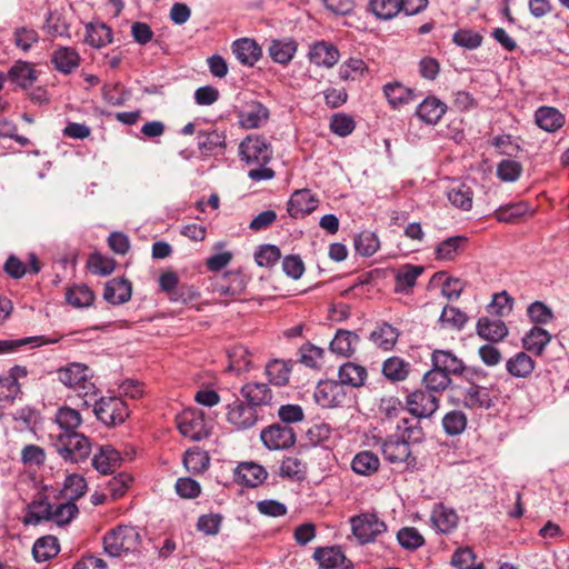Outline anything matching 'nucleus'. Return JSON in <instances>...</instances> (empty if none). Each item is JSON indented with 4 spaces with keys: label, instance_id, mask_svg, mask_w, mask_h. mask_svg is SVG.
Instances as JSON below:
<instances>
[{
    "label": "nucleus",
    "instance_id": "13",
    "mask_svg": "<svg viewBox=\"0 0 569 569\" xmlns=\"http://www.w3.org/2000/svg\"><path fill=\"white\" fill-rule=\"evenodd\" d=\"M381 452L390 463L405 462L410 457V447L399 435L389 436L386 439H378Z\"/></svg>",
    "mask_w": 569,
    "mask_h": 569
},
{
    "label": "nucleus",
    "instance_id": "40",
    "mask_svg": "<svg viewBox=\"0 0 569 569\" xmlns=\"http://www.w3.org/2000/svg\"><path fill=\"white\" fill-rule=\"evenodd\" d=\"M550 333L540 328L533 327L522 339L523 348L535 355H541L545 347L550 342Z\"/></svg>",
    "mask_w": 569,
    "mask_h": 569
},
{
    "label": "nucleus",
    "instance_id": "22",
    "mask_svg": "<svg viewBox=\"0 0 569 569\" xmlns=\"http://www.w3.org/2000/svg\"><path fill=\"white\" fill-rule=\"evenodd\" d=\"M121 455L111 446H102L92 458L93 468L102 475L112 473L121 463Z\"/></svg>",
    "mask_w": 569,
    "mask_h": 569
},
{
    "label": "nucleus",
    "instance_id": "63",
    "mask_svg": "<svg viewBox=\"0 0 569 569\" xmlns=\"http://www.w3.org/2000/svg\"><path fill=\"white\" fill-rule=\"evenodd\" d=\"M513 299L506 292L495 293L491 303L488 306V312L498 318L507 316L512 310Z\"/></svg>",
    "mask_w": 569,
    "mask_h": 569
},
{
    "label": "nucleus",
    "instance_id": "64",
    "mask_svg": "<svg viewBox=\"0 0 569 569\" xmlns=\"http://www.w3.org/2000/svg\"><path fill=\"white\" fill-rule=\"evenodd\" d=\"M442 426L448 435H460L467 426L466 415L461 411H450L443 417Z\"/></svg>",
    "mask_w": 569,
    "mask_h": 569
},
{
    "label": "nucleus",
    "instance_id": "26",
    "mask_svg": "<svg viewBox=\"0 0 569 569\" xmlns=\"http://www.w3.org/2000/svg\"><path fill=\"white\" fill-rule=\"evenodd\" d=\"M52 503L43 495H38L27 507L23 519L26 525H38L41 521L50 520Z\"/></svg>",
    "mask_w": 569,
    "mask_h": 569
},
{
    "label": "nucleus",
    "instance_id": "59",
    "mask_svg": "<svg viewBox=\"0 0 569 569\" xmlns=\"http://www.w3.org/2000/svg\"><path fill=\"white\" fill-rule=\"evenodd\" d=\"M496 172L501 181L515 182L522 173V166L516 160L503 159L498 163Z\"/></svg>",
    "mask_w": 569,
    "mask_h": 569
},
{
    "label": "nucleus",
    "instance_id": "3",
    "mask_svg": "<svg viewBox=\"0 0 569 569\" xmlns=\"http://www.w3.org/2000/svg\"><path fill=\"white\" fill-rule=\"evenodd\" d=\"M54 447L59 456L67 462L79 463L91 453L89 439L79 432H61L57 436Z\"/></svg>",
    "mask_w": 569,
    "mask_h": 569
},
{
    "label": "nucleus",
    "instance_id": "19",
    "mask_svg": "<svg viewBox=\"0 0 569 569\" xmlns=\"http://www.w3.org/2000/svg\"><path fill=\"white\" fill-rule=\"evenodd\" d=\"M321 569H351V562L339 547L318 548L313 553Z\"/></svg>",
    "mask_w": 569,
    "mask_h": 569
},
{
    "label": "nucleus",
    "instance_id": "17",
    "mask_svg": "<svg viewBox=\"0 0 569 569\" xmlns=\"http://www.w3.org/2000/svg\"><path fill=\"white\" fill-rule=\"evenodd\" d=\"M298 51V42L293 38L270 40L268 53L276 63L287 66L292 61Z\"/></svg>",
    "mask_w": 569,
    "mask_h": 569
},
{
    "label": "nucleus",
    "instance_id": "61",
    "mask_svg": "<svg viewBox=\"0 0 569 569\" xmlns=\"http://www.w3.org/2000/svg\"><path fill=\"white\" fill-rule=\"evenodd\" d=\"M452 41L459 47L473 50L481 46L482 36L471 29H459L453 33Z\"/></svg>",
    "mask_w": 569,
    "mask_h": 569
},
{
    "label": "nucleus",
    "instance_id": "9",
    "mask_svg": "<svg viewBox=\"0 0 569 569\" xmlns=\"http://www.w3.org/2000/svg\"><path fill=\"white\" fill-rule=\"evenodd\" d=\"M406 405L408 411L416 418H428L437 411L439 400L428 390H416L408 395Z\"/></svg>",
    "mask_w": 569,
    "mask_h": 569
},
{
    "label": "nucleus",
    "instance_id": "28",
    "mask_svg": "<svg viewBox=\"0 0 569 569\" xmlns=\"http://www.w3.org/2000/svg\"><path fill=\"white\" fill-rule=\"evenodd\" d=\"M422 272L423 267L421 266L403 264L398 268L396 271V292L409 293Z\"/></svg>",
    "mask_w": 569,
    "mask_h": 569
},
{
    "label": "nucleus",
    "instance_id": "5",
    "mask_svg": "<svg viewBox=\"0 0 569 569\" xmlns=\"http://www.w3.org/2000/svg\"><path fill=\"white\" fill-rule=\"evenodd\" d=\"M353 536L360 543H369L387 531L386 522L373 512H363L350 519Z\"/></svg>",
    "mask_w": 569,
    "mask_h": 569
},
{
    "label": "nucleus",
    "instance_id": "51",
    "mask_svg": "<svg viewBox=\"0 0 569 569\" xmlns=\"http://www.w3.org/2000/svg\"><path fill=\"white\" fill-rule=\"evenodd\" d=\"M112 33L110 28L106 24H89L87 26L86 41L93 48H102L110 43Z\"/></svg>",
    "mask_w": 569,
    "mask_h": 569
},
{
    "label": "nucleus",
    "instance_id": "50",
    "mask_svg": "<svg viewBox=\"0 0 569 569\" xmlns=\"http://www.w3.org/2000/svg\"><path fill=\"white\" fill-rule=\"evenodd\" d=\"M86 492L87 481L81 475L72 473L66 478L62 493L67 499L76 502V500L83 497Z\"/></svg>",
    "mask_w": 569,
    "mask_h": 569
},
{
    "label": "nucleus",
    "instance_id": "14",
    "mask_svg": "<svg viewBox=\"0 0 569 569\" xmlns=\"http://www.w3.org/2000/svg\"><path fill=\"white\" fill-rule=\"evenodd\" d=\"M318 206V200L308 189L295 191L289 201L287 211L290 217L298 219L311 213Z\"/></svg>",
    "mask_w": 569,
    "mask_h": 569
},
{
    "label": "nucleus",
    "instance_id": "39",
    "mask_svg": "<svg viewBox=\"0 0 569 569\" xmlns=\"http://www.w3.org/2000/svg\"><path fill=\"white\" fill-rule=\"evenodd\" d=\"M291 369L289 361L274 359L266 365V376L272 385L284 386L289 381Z\"/></svg>",
    "mask_w": 569,
    "mask_h": 569
},
{
    "label": "nucleus",
    "instance_id": "43",
    "mask_svg": "<svg viewBox=\"0 0 569 569\" xmlns=\"http://www.w3.org/2000/svg\"><path fill=\"white\" fill-rule=\"evenodd\" d=\"M379 458L371 451H361L355 456L351 462L352 470L362 476H370L379 469Z\"/></svg>",
    "mask_w": 569,
    "mask_h": 569
},
{
    "label": "nucleus",
    "instance_id": "46",
    "mask_svg": "<svg viewBox=\"0 0 569 569\" xmlns=\"http://www.w3.org/2000/svg\"><path fill=\"white\" fill-rule=\"evenodd\" d=\"M410 371V363L399 357H391L383 362L382 372L388 380L403 381Z\"/></svg>",
    "mask_w": 569,
    "mask_h": 569
},
{
    "label": "nucleus",
    "instance_id": "24",
    "mask_svg": "<svg viewBox=\"0 0 569 569\" xmlns=\"http://www.w3.org/2000/svg\"><path fill=\"white\" fill-rule=\"evenodd\" d=\"M234 478L241 485L257 487L267 478V471L254 462H242L236 468Z\"/></svg>",
    "mask_w": 569,
    "mask_h": 569
},
{
    "label": "nucleus",
    "instance_id": "54",
    "mask_svg": "<svg viewBox=\"0 0 569 569\" xmlns=\"http://www.w3.org/2000/svg\"><path fill=\"white\" fill-rule=\"evenodd\" d=\"M370 10L379 19L389 20L401 11L400 0H370Z\"/></svg>",
    "mask_w": 569,
    "mask_h": 569
},
{
    "label": "nucleus",
    "instance_id": "32",
    "mask_svg": "<svg viewBox=\"0 0 569 569\" xmlns=\"http://www.w3.org/2000/svg\"><path fill=\"white\" fill-rule=\"evenodd\" d=\"M51 62L54 68L63 73H70L78 68L80 62L79 53L69 47H59L51 54Z\"/></svg>",
    "mask_w": 569,
    "mask_h": 569
},
{
    "label": "nucleus",
    "instance_id": "48",
    "mask_svg": "<svg viewBox=\"0 0 569 569\" xmlns=\"http://www.w3.org/2000/svg\"><path fill=\"white\" fill-rule=\"evenodd\" d=\"M78 512L79 509L76 502L68 499L64 502H58L52 505L50 521H53L58 526H63L69 523L72 519H74Z\"/></svg>",
    "mask_w": 569,
    "mask_h": 569
},
{
    "label": "nucleus",
    "instance_id": "52",
    "mask_svg": "<svg viewBox=\"0 0 569 569\" xmlns=\"http://www.w3.org/2000/svg\"><path fill=\"white\" fill-rule=\"evenodd\" d=\"M468 317L460 309L453 306H446L439 318L442 328H451L460 330L467 323Z\"/></svg>",
    "mask_w": 569,
    "mask_h": 569
},
{
    "label": "nucleus",
    "instance_id": "37",
    "mask_svg": "<svg viewBox=\"0 0 569 569\" xmlns=\"http://www.w3.org/2000/svg\"><path fill=\"white\" fill-rule=\"evenodd\" d=\"M531 212L532 211L527 202L519 201L499 207L495 211V217L500 222L515 223L520 218Z\"/></svg>",
    "mask_w": 569,
    "mask_h": 569
},
{
    "label": "nucleus",
    "instance_id": "16",
    "mask_svg": "<svg viewBox=\"0 0 569 569\" xmlns=\"http://www.w3.org/2000/svg\"><path fill=\"white\" fill-rule=\"evenodd\" d=\"M360 338L355 331L339 329L330 342V351L339 357H352L359 346Z\"/></svg>",
    "mask_w": 569,
    "mask_h": 569
},
{
    "label": "nucleus",
    "instance_id": "29",
    "mask_svg": "<svg viewBox=\"0 0 569 569\" xmlns=\"http://www.w3.org/2000/svg\"><path fill=\"white\" fill-rule=\"evenodd\" d=\"M432 366L447 375H462L465 365L461 359L447 350H435L432 353Z\"/></svg>",
    "mask_w": 569,
    "mask_h": 569
},
{
    "label": "nucleus",
    "instance_id": "34",
    "mask_svg": "<svg viewBox=\"0 0 569 569\" xmlns=\"http://www.w3.org/2000/svg\"><path fill=\"white\" fill-rule=\"evenodd\" d=\"M339 383L351 387H360L365 383L367 378V370L365 367L355 362H346L339 368L338 372Z\"/></svg>",
    "mask_w": 569,
    "mask_h": 569
},
{
    "label": "nucleus",
    "instance_id": "42",
    "mask_svg": "<svg viewBox=\"0 0 569 569\" xmlns=\"http://www.w3.org/2000/svg\"><path fill=\"white\" fill-rule=\"evenodd\" d=\"M59 550L58 539L53 536H46L34 542L32 553L38 562H43L56 557Z\"/></svg>",
    "mask_w": 569,
    "mask_h": 569
},
{
    "label": "nucleus",
    "instance_id": "4",
    "mask_svg": "<svg viewBox=\"0 0 569 569\" xmlns=\"http://www.w3.org/2000/svg\"><path fill=\"white\" fill-rule=\"evenodd\" d=\"M92 377L93 371L81 362H70L57 370V378L63 386L84 396L96 393V386L91 382Z\"/></svg>",
    "mask_w": 569,
    "mask_h": 569
},
{
    "label": "nucleus",
    "instance_id": "62",
    "mask_svg": "<svg viewBox=\"0 0 569 569\" xmlns=\"http://www.w3.org/2000/svg\"><path fill=\"white\" fill-rule=\"evenodd\" d=\"M184 467L192 472H202L209 466V457L204 451L194 449L188 450L183 457Z\"/></svg>",
    "mask_w": 569,
    "mask_h": 569
},
{
    "label": "nucleus",
    "instance_id": "55",
    "mask_svg": "<svg viewBox=\"0 0 569 569\" xmlns=\"http://www.w3.org/2000/svg\"><path fill=\"white\" fill-rule=\"evenodd\" d=\"M307 465L298 456L286 457L280 465V476L300 480L305 477Z\"/></svg>",
    "mask_w": 569,
    "mask_h": 569
},
{
    "label": "nucleus",
    "instance_id": "27",
    "mask_svg": "<svg viewBox=\"0 0 569 569\" xmlns=\"http://www.w3.org/2000/svg\"><path fill=\"white\" fill-rule=\"evenodd\" d=\"M240 393L253 408L257 406H267L272 400L270 388L262 382L246 383L242 386Z\"/></svg>",
    "mask_w": 569,
    "mask_h": 569
},
{
    "label": "nucleus",
    "instance_id": "2",
    "mask_svg": "<svg viewBox=\"0 0 569 569\" xmlns=\"http://www.w3.org/2000/svg\"><path fill=\"white\" fill-rule=\"evenodd\" d=\"M141 537L136 527L119 526L103 538L106 552L111 557H124L139 552Z\"/></svg>",
    "mask_w": 569,
    "mask_h": 569
},
{
    "label": "nucleus",
    "instance_id": "25",
    "mask_svg": "<svg viewBox=\"0 0 569 569\" xmlns=\"http://www.w3.org/2000/svg\"><path fill=\"white\" fill-rule=\"evenodd\" d=\"M131 283L123 278H114L106 283L103 298L111 305H121L131 298Z\"/></svg>",
    "mask_w": 569,
    "mask_h": 569
},
{
    "label": "nucleus",
    "instance_id": "49",
    "mask_svg": "<svg viewBox=\"0 0 569 569\" xmlns=\"http://www.w3.org/2000/svg\"><path fill=\"white\" fill-rule=\"evenodd\" d=\"M300 362L311 369H320L323 365L325 349L312 343H305L299 348Z\"/></svg>",
    "mask_w": 569,
    "mask_h": 569
},
{
    "label": "nucleus",
    "instance_id": "8",
    "mask_svg": "<svg viewBox=\"0 0 569 569\" xmlns=\"http://www.w3.org/2000/svg\"><path fill=\"white\" fill-rule=\"evenodd\" d=\"M260 439L269 450H283L295 445L296 435L292 428L274 423L261 431Z\"/></svg>",
    "mask_w": 569,
    "mask_h": 569
},
{
    "label": "nucleus",
    "instance_id": "1",
    "mask_svg": "<svg viewBox=\"0 0 569 569\" xmlns=\"http://www.w3.org/2000/svg\"><path fill=\"white\" fill-rule=\"evenodd\" d=\"M239 153L247 166L252 167L248 176L254 181L269 180L274 172L267 167L272 157V150L266 140L259 136H248L239 146Z\"/></svg>",
    "mask_w": 569,
    "mask_h": 569
},
{
    "label": "nucleus",
    "instance_id": "44",
    "mask_svg": "<svg viewBox=\"0 0 569 569\" xmlns=\"http://www.w3.org/2000/svg\"><path fill=\"white\" fill-rule=\"evenodd\" d=\"M93 300L94 293L86 284H74L66 291V301L74 308L89 307Z\"/></svg>",
    "mask_w": 569,
    "mask_h": 569
},
{
    "label": "nucleus",
    "instance_id": "15",
    "mask_svg": "<svg viewBox=\"0 0 569 569\" xmlns=\"http://www.w3.org/2000/svg\"><path fill=\"white\" fill-rule=\"evenodd\" d=\"M477 333L483 340L500 342L508 336V327L500 318L481 317L477 321Z\"/></svg>",
    "mask_w": 569,
    "mask_h": 569
},
{
    "label": "nucleus",
    "instance_id": "56",
    "mask_svg": "<svg viewBox=\"0 0 569 569\" xmlns=\"http://www.w3.org/2000/svg\"><path fill=\"white\" fill-rule=\"evenodd\" d=\"M397 430L401 433L399 437L410 443H419L425 435L419 421L403 418L398 425Z\"/></svg>",
    "mask_w": 569,
    "mask_h": 569
},
{
    "label": "nucleus",
    "instance_id": "18",
    "mask_svg": "<svg viewBox=\"0 0 569 569\" xmlns=\"http://www.w3.org/2000/svg\"><path fill=\"white\" fill-rule=\"evenodd\" d=\"M231 48L237 60L243 66L252 67L262 57L261 47L250 38H241L233 41Z\"/></svg>",
    "mask_w": 569,
    "mask_h": 569
},
{
    "label": "nucleus",
    "instance_id": "36",
    "mask_svg": "<svg viewBox=\"0 0 569 569\" xmlns=\"http://www.w3.org/2000/svg\"><path fill=\"white\" fill-rule=\"evenodd\" d=\"M383 92L392 108L408 104L415 98L413 91L400 82H389L385 84Z\"/></svg>",
    "mask_w": 569,
    "mask_h": 569
},
{
    "label": "nucleus",
    "instance_id": "38",
    "mask_svg": "<svg viewBox=\"0 0 569 569\" xmlns=\"http://www.w3.org/2000/svg\"><path fill=\"white\" fill-rule=\"evenodd\" d=\"M506 369L513 377L527 378L535 369V361L526 352H518L507 360Z\"/></svg>",
    "mask_w": 569,
    "mask_h": 569
},
{
    "label": "nucleus",
    "instance_id": "53",
    "mask_svg": "<svg viewBox=\"0 0 569 569\" xmlns=\"http://www.w3.org/2000/svg\"><path fill=\"white\" fill-rule=\"evenodd\" d=\"M380 247L379 239L375 232L361 231L355 239L357 252L363 257L373 256Z\"/></svg>",
    "mask_w": 569,
    "mask_h": 569
},
{
    "label": "nucleus",
    "instance_id": "7",
    "mask_svg": "<svg viewBox=\"0 0 569 569\" xmlns=\"http://www.w3.org/2000/svg\"><path fill=\"white\" fill-rule=\"evenodd\" d=\"M178 428L184 437L199 441L209 435L204 415L196 409L184 410L178 418Z\"/></svg>",
    "mask_w": 569,
    "mask_h": 569
},
{
    "label": "nucleus",
    "instance_id": "21",
    "mask_svg": "<svg viewBox=\"0 0 569 569\" xmlns=\"http://www.w3.org/2000/svg\"><path fill=\"white\" fill-rule=\"evenodd\" d=\"M430 521L437 531L449 533L456 529L459 517L452 508L438 503L432 508Z\"/></svg>",
    "mask_w": 569,
    "mask_h": 569
},
{
    "label": "nucleus",
    "instance_id": "23",
    "mask_svg": "<svg viewBox=\"0 0 569 569\" xmlns=\"http://www.w3.org/2000/svg\"><path fill=\"white\" fill-rule=\"evenodd\" d=\"M535 121L540 129L556 132L563 127L566 117L553 107L542 106L536 110Z\"/></svg>",
    "mask_w": 569,
    "mask_h": 569
},
{
    "label": "nucleus",
    "instance_id": "30",
    "mask_svg": "<svg viewBox=\"0 0 569 569\" xmlns=\"http://www.w3.org/2000/svg\"><path fill=\"white\" fill-rule=\"evenodd\" d=\"M447 106L436 97H427L417 109V116L428 124H436L446 113Z\"/></svg>",
    "mask_w": 569,
    "mask_h": 569
},
{
    "label": "nucleus",
    "instance_id": "45",
    "mask_svg": "<svg viewBox=\"0 0 569 569\" xmlns=\"http://www.w3.org/2000/svg\"><path fill=\"white\" fill-rule=\"evenodd\" d=\"M370 339L377 347L388 351L396 345L398 331L391 325L383 323L371 332Z\"/></svg>",
    "mask_w": 569,
    "mask_h": 569
},
{
    "label": "nucleus",
    "instance_id": "47",
    "mask_svg": "<svg viewBox=\"0 0 569 569\" xmlns=\"http://www.w3.org/2000/svg\"><path fill=\"white\" fill-rule=\"evenodd\" d=\"M54 420L63 432H77L76 429L82 423L80 412L67 406L58 409Z\"/></svg>",
    "mask_w": 569,
    "mask_h": 569
},
{
    "label": "nucleus",
    "instance_id": "11",
    "mask_svg": "<svg viewBox=\"0 0 569 569\" xmlns=\"http://www.w3.org/2000/svg\"><path fill=\"white\" fill-rule=\"evenodd\" d=\"M313 397L319 406L335 408L345 402L346 392L339 382L325 380L317 385Z\"/></svg>",
    "mask_w": 569,
    "mask_h": 569
},
{
    "label": "nucleus",
    "instance_id": "31",
    "mask_svg": "<svg viewBox=\"0 0 569 569\" xmlns=\"http://www.w3.org/2000/svg\"><path fill=\"white\" fill-rule=\"evenodd\" d=\"M8 78L11 82L21 88L31 87L38 79V72L31 63L17 61L9 70Z\"/></svg>",
    "mask_w": 569,
    "mask_h": 569
},
{
    "label": "nucleus",
    "instance_id": "35",
    "mask_svg": "<svg viewBox=\"0 0 569 569\" xmlns=\"http://www.w3.org/2000/svg\"><path fill=\"white\" fill-rule=\"evenodd\" d=\"M447 198L453 207L469 211L472 208L473 191L465 183H456L448 189Z\"/></svg>",
    "mask_w": 569,
    "mask_h": 569
},
{
    "label": "nucleus",
    "instance_id": "41",
    "mask_svg": "<svg viewBox=\"0 0 569 569\" xmlns=\"http://www.w3.org/2000/svg\"><path fill=\"white\" fill-rule=\"evenodd\" d=\"M268 110L260 103H254L241 111L239 122L244 129L259 128L268 119Z\"/></svg>",
    "mask_w": 569,
    "mask_h": 569
},
{
    "label": "nucleus",
    "instance_id": "12",
    "mask_svg": "<svg viewBox=\"0 0 569 569\" xmlns=\"http://www.w3.org/2000/svg\"><path fill=\"white\" fill-rule=\"evenodd\" d=\"M308 59L317 67L329 69L339 61L340 53L336 46L321 40L310 44Z\"/></svg>",
    "mask_w": 569,
    "mask_h": 569
},
{
    "label": "nucleus",
    "instance_id": "58",
    "mask_svg": "<svg viewBox=\"0 0 569 569\" xmlns=\"http://www.w3.org/2000/svg\"><path fill=\"white\" fill-rule=\"evenodd\" d=\"M450 382L451 379L449 375L433 366L432 369L423 376V383L427 390L432 393L443 391L450 385Z\"/></svg>",
    "mask_w": 569,
    "mask_h": 569
},
{
    "label": "nucleus",
    "instance_id": "33",
    "mask_svg": "<svg viewBox=\"0 0 569 569\" xmlns=\"http://www.w3.org/2000/svg\"><path fill=\"white\" fill-rule=\"evenodd\" d=\"M467 241L462 236L447 238L436 248V258L442 261L455 260L465 250Z\"/></svg>",
    "mask_w": 569,
    "mask_h": 569
},
{
    "label": "nucleus",
    "instance_id": "10",
    "mask_svg": "<svg viewBox=\"0 0 569 569\" xmlns=\"http://www.w3.org/2000/svg\"><path fill=\"white\" fill-rule=\"evenodd\" d=\"M226 416L227 421L237 430L252 428L258 421L256 409L239 399L227 406Z\"/></svg>",
    "mask_w": 569,
    "mask_h": 569
},
{
    "label": "nucleus",
    "instance_id": "6",
    "mask_svg": "<svg viewBox=\"0 0 569 569\" xmlns=\"http://www.w3.org/2000/svg\"><path fill=\"white\" fill-rule=\"evenodd\" d=\"M94 415L106 426H117L128 418L127 403L116 396L101 397L94 403Z\"/></svg>",
    "mask_w": 569,
    "mask_h": 569
},
{
    "label": "nucleus",
    "instance_id": "60",
    "mask_svg": "<svg viewBox=\"0 0 569 569\" xmlns=\"http://www.w3.org/2000/svg\"><path fill=\"white\" fill-rule=\"evenodd\" d=\"M451 565L458 569H483L482 563H476V555L468 548H458L451 558Z\"/></svg>",
    "mask_w": 569,
    "mask_h": 569
},
{
    "label": "nucleus",
    "instance_id": "20",
    "mask_svg": "<svg viewBox=\"0 0 569 569\" xmlns=\"http://www.w3.org/2000/svg\"><path fill=\"white\" fill-rule=\"evenodd\" d=\"M462 401L470 409H488L492 406L490 391L475 383L461 388Z\"/></svg>",
    "mask_w": 569,
    "mask_h": 569
},
{
    "label": "nucleus",
    "instance_id": "57",
    "mask_svg": "<svg viewBox=\"0 0 569 569\" xmlns=\"http://www.w3.org/2000/svg\"><path fill=\"white\" fill-rule=\"evenodd\" d=\"M223 281H227V283L220 282L216 284V292L220 296L234 298L240 296L246 289L244 279L238 273L230 274Z\"/></svg>",
    "mask_w": 569,
    "mask_h": 569
}]
</instances>
